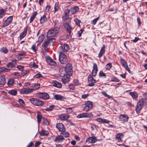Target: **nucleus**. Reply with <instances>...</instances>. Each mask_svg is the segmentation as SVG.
I'll list each match as a JSON object with an SVG mask.
<instances>
[{"mask_svg": "<svg viewBox=\"0 0 147 147\" xmlns=\"http://www.w3.org/2000/svg\"><path fill=\"white\" fill-rule=\"evenodd\" d=\"M29 72V71L28 70H26L23 71L21 72V75L22 76H24L26 74H27Z\"/></svg>", "mask_w": 147, "mask_h": 147, "instance_id": "nucleus-56", "label": "nucleus"}, {"mask_svg": "<svg viewBox=\"0 0 147 147\" xmlns=\"http://www.w3.org/2000/svg\"><path fill=\"white\" fill-rule=\"evenodd\" d=\"M55 106L54 105H51L48 108H47L45 110L47 111H50L52 110Z\"/></svg>", "mask_w": 147, "mask_h": 147, "instance_id": "nucleus-42", "label": "nucleus"}, {"mask_svg": "<svg viewBox=\"0 0 147 147\" xmlns=\"http://www.w3.org/2000/svg\"><path fill=\"white\" fill-rule=\"evenodd\" d=\"M5 79L4 75H0V82H5Z\"/></svg>", "mask_w": 147, "mask_h": 147, "instance_id": "nucleus-47", "label": "nucleus"}, {"mask_svg": "<svg viewBox=\"0 0 147 147\" xmlns=\"http://www.w3.org/2000/svg\"><path fill=\"white\" fill-rule=\"evenodd\" d=\"M85 106L84 108V110L88 111L90 110L93 107V103L90 101H86L85 103Z\"/></svg>", "mask_w": 147, "mask_h": 147, "instance_id": "nucleus-5", "label": "nucleus"}, {"mask_svg": "<svg viewBox=\"0 0 147 147\" xmlns=\"http://www.w3.org/2000/svg\"><path fill=\"white\" fill-rule=\"evenodd\" d=\"M43 122V124L44 125H48V122L47 119L45 117H43L42 118Z\"/></svg>", "mask_w": 147, "mask_h": 147, "instance_id": "nucleus-52", "label": "nucleus"}, {"mask_svg": "<svg viewBox=\"0 0 147 147\" xmlns=\"http://www.w3.org/2000/svg\"><path fill=\"white\" fill-rule=\"evenodd\" d=\"M5 14L4 10L1 9H0V18H2Z\"/></svg>", "mask_w": 147, "mask_h": 147, "instance_id": "nucleus-43", "label": "nucleus"}, {"mask_svg": "<svg viewBox=\"0 0 147 147\" xmlns=\"http://www.w3.org/2000/svg\"><path fill=\"white\" fill-rule=\"evenodd\" d=\"M59 54H64L63 52L65 51L63 47L62 46H60L59 47Z\"/></svg>", "mask_w": 147, "mask_h": 147, "instance_id": "nucleus-40", "label": "nucleus"}, {"mask_svg": "<svg viewBox=\"0 0 147 147\" xmlns=\"http://www.w3.org/2000/svg\"><path fill=\"white\" fill-rule=\"evenodd\" d=\"M64 49V51L67 52L69 49V45L67 44H65L63 46Z\"/></svg>", "mask_w": 147, "mask_h": 147, "instance_id": "nucleus-36", "label": "nucleus"}, {"mask_svg": "<svg viewBox=\"0 0 147 147\" xmlns=\"http://www.w3.org/2000/svg\"><path fill=\"white\" fill-rule=\"evenodd\" d=\"M15 66L14 64L12 62H9L8 64H7V66L8 67L13 68Z\"/></svg>", "mask_w": 147, "mask_h": 147, "instance_id": "nucleus-50", "label": "nucleus"}, {"mask_svg": "<svg viewBox=\"0 0 147 147\" xmlns=\"http://www.w3.org/2000/svg\"><path fill=\"white\" fill-rule=\"evenodd\" d=\"M120 81L119 79L117 77H113L111 78V81L118 82Z\"/></svg>", "mask_w": 147, "mask_h": 147, "instance_id": "nucleus-45", "label": "nucleus"}, {"mask_svg": "<svg viewBox=\"0 0 147 147\" xmlns=\"http://www.w3.org/2000/svg\"><path fill=\"white\" fill-rule=\"evenodd\" d=\"M54 8V13L58 10L59 8V3L58 2L56 3L55 4Z\"/></svg>", "mask_w": 147, "mask_h": 147, "instance_id": "nucleus-39", "label": "nucleus"}, {"mask_svg": "<svg viewBox=\"0 0 147 147\" xmlns=\"http://www.w3.org/2000/svg\"><path fill=\"white\" fill-rule=\"evenodd\" d=\"M99 17H98L97 18L94 19L92 21V24L93 25H95L97 22L99 20Z\"/></svg>", "mask_w": 147, "mask_h": 147, "instance_id": "nucleus-57", "label": "nucleus"}, {"mask_svg": "<svg viewBox=\"0 0 147 147\" xmlns=\"http://www.w3.org/2000/svg\"><path fill=\"white\" fill-rule=\"evenodd\" d=\"M119 121L121 123H124L128 121L129 117L126 114H121L119 115Z\"/></svg>", "mask_w": 147, "mask_h": 147, "instance_id": "nucleus-6", "label": "nucleus"}, {"mask_svg": "<svg viewBox=\"0 0 147 147\" xmlns=\"http://www.w3.org/2000/svg\"><path fill=\"white\" fill-rule=\"evenodd\" d=\"M52 84L54 86L58 88H61L62 87L61 83L57 81H53V82Z\"/></svg>", "mask_w": 147, "mask_h": 147, "instance_id": "nucleus-25", "label": "nucleus"}, {"mask_svg": "<svg viewBox=\"0 0 147 147\" xmlns=\"http://www.w3.org/2000/svg\"><path fill=\"white\" fill-rule=\"evenodd\" d=\"M69 88L71 90H74L75 89V85L73 84H71L69 86Z\"/></svg>", "mask_w": 147, "mask_h": 147, "instance_id": "nucleus-61", "label": "nucleus"}, {"mask_svg": "<svg viewBox=\"0 0 147 147\" xmlns=\"http://www.w3.org/2000/svg\"><path fill=\"white\" fill-rule=\"evenodd\" d=\"M69 76H64L62 78V81L64 84H65L69 81Z\"/></svg>", "mask_w": 147, "mask_h": 147, "instance_id": "nucleus-21", "label": "nucleus"}, {"mask_svg": "<svg viewBox=\"0 0 147 147\" xmlns=\"http://www.w3.org/2000/svg\"><path fill=\"white\" fill-rule=\"evenodd\" d=\"M47 21V18L46 16L43 15L41 17L40 19V22L41 24H42Z\"/></svg>", "mask_w": 147, "mask_h": 147, "instance_id": "nucleus-30", "label": "nucleus"}, {"mask_svg": "<svg viewBox=\"0 0 147 147\" xmlns=\"http://www.w3.org/2000/svg\"><path fill=\"white\" fill-rule=\"evenodd\" d=\"M64 140V138L63 136L61 135L56 137L54 141L58 142H61Z\"/></svg>", "mask_w": 147, "mask_h": 147, "instance_id": "nucleus-23", "label": "nucleus"}, {"mask_svg": "<svg viewBox=\"0 0 147 147\" xmlns=\"http://www.w3.org/2000/svg\"><path fill=\"white\" fill-rule=\"evenodd\" d=\"M101 93L104 95V96H105L107 98H110V96L107 94V93L105 91H102L101 92Z\"/></svg>", "mask_w": 147, "mask_h": 147, "instance_id": "nucleus-60", "label": "nucleus"}, {"mask_svg": "<svg viewBox=\"0 0 147 147\" xmlns=\"http://www.w3.org/2000/svg\"><path fill=\"white\" fill-rule=\"evenodd\" d=\"M40 134L42 136H47L49 134V132L48 131L42 130L40 131L39 132Z\"/></svg>", "mask_w": 147, "mask_h": 147, "instance_id": "nucleus-32", "label": "nucleus"}, {"mask_svg": "<svg viewBox=\"0 0 147 147\" xmlns=\"http://www.w3.org/2000/svg\"><path fill=\"white\" fill-rule=\"evenodd\" d=\"M12 16H10L8 17L4 22L3 27H6L8 26L12 22L13 20Z\"/></svg>", "mask_w": 147, "mask_h": 147, "instance_id": "nucleus-11", "label": "nucleus"}, {"mask_svg": "<svg viewBox=\"0 0 147 147\" xmlns=\"http://www.w3.org/2000/svg\"><path fill=\"white\" fill-rule=\"evenodd\" d=\"M57 127L59 131L62 132L65 131V126L62 123H58L56 124Z\"/></svg>", "mask_w": 147, "mask_h": 147, "instance_id": "nucleus-17", "label": "nucleus"}, {"mask_svg": "<svg viewBox=\"0 0 147 147\" xmlns=\"http://www.w3.org/2000/svg\"><path fill=\"white\" fill-rule=\"evenodd\" d=\"M52 40L53 42H55V39L51 38L47 40L46 41L44 42L43 44V45L42 46V47L46 50V49L48 46L49 42Z\"/></svg>", "mask_w": 147, "mask_h": 147, "instance_id": "nucleus-16", "label": "nucleus"}, {"mask_svg": "<svg viewBox=\"0 0 147 147\" xmlns=\"http://www.w3.org/2000/svg\"><path fill=\"white\" fill-rule=\"evenodd\" d=\"M60 31L59 28L57 27H54L49 30L47 33V37H51L55 36Z\"/></svg>", "mask_w": 147, "mask_h": 147, "instance_id": "nucleus-1", "label": "nucleus"}, {"mask_svg": "<svg viewBox=\"0 0 147 147\" xmlns=\"http://www.w3.org/2000/svg\"><path fill=\"white\" fill-rule=\"evenodd\" d=\"M46 61L47 63L52 66H55L56 65V62L49 57H47Z\"/></svg>", "mask_w": 147, "mask_h": 147, "instance_id": "nucleus-12", "label": "nucleus"}, {"mask_svg": "<svg viewBox=\"0 0 147 147\" xmlns=\"http://www.w3.org/2000/svg\"><path fill=\"white\" fill-rule=\"evenodd\" d=\"M37 96L43 99L47 100L49 98V94L45 92H39L37 94Z\"/></svg>", "mask_w": 147, "mask_h": 147, "instance_id": "nucleus-8", "label": "nucleus"}, {"mask_svg": "<svg viewBox=\"0 0 147 147\" xmlns=\"http://www.w3.org/2000/svg\"><path fill=\"white\" fill-rule=\"evenodd\" d=\"M79 8L78 6H75L69 9H67L70 14H73L76 13L79 10Z\"/></svg>", "mask_w": 147, "mask_h": 147, "instance_id": "nucleus-13", "label": "nucleus"}, {"mask_svg": "<svg viewBox=\"0 0 147 147\" xmlns=\"http://www.w3.org/2000/svg\"><path fill=\"white\" fill-rule=\"evenodd\" d=\"M74 82L75 86L79 85L80 84L79 82V81L77 80H74Z\"/></svg>", "mask_w": 147, "mask_h": 147, "instance_id": "nucleus-58", "label": "nucleus"}, {"mask_svg": "<svg viewBox=\"0 0 147 147\" xmlns=\"http://www.w3.org/2000/svg\"><path fill=\"white\" fill-rule=\"evenodd\" d=\"M85 117H91L93 116V115L91 113H85Z\"/></svg>", "mask_w": 147, "mask_h": 147, "instance_id": "nucleus-51", "label": "nucleus"}, {"mask_svg": "<svg viewBox=\"0 0 147 147\" xmlns=\"http://www.w3.org/2000/svg\"><path fill=\"white\" fill-rule=\"evenodd\" d=\"M85 113H82L78 115L77 116V117L78 118H81L83 117H85Z\"/></svg>", "mask_w": 147, "mask_h": 147, "instance_id": "nucleus-55", "label": "nucleus"}, {"mask_svg": "<svg viewBox=\"0 0 147 147\" xmlns=\"http://www.w3.org/2000/svg\"><path fill=\"white\" fill-rule=\"evenodd\" d=\"M70 14L68 11V10L66 9L65 10L64 12V15L62 17L63 20H66L69 18V14Z\"/></svg>", "mask_w": 147, "mask_h": 147, "instance_id": "nucleus-27", "label": "nucleus"}, {"mask_svg": "<svg viewBox=\"0 0 147 147\" xmlns=\"http://www.w3.org/2000/svg\"><path fill=\"white\" fill-rule=\"evenodd\" d=\"M112 65L111 63H107L106 66V68L108 70H109L111 68Z\"/></svg>", "mask_w": 147, "mask_h": 147, "instance_id": "nucleus-44", "label": "nucleus"}, {"mask_svg": "<svg viewBox=\"0 0 147 147\" xmlns=\"http://www.w3.org/2000/svg\"><path fill=\"white\" fill-rule=\"evenodd\" d=\"M66 111L68 113H70L72 112V109L71 108H67L66 109Z\"/></svg>", "mask_w": 147, "mask_h": 147, "instance_id": "nucleus-62", "label": "nucleus"}, {"mask_svg": "<svg viewBox=\"0 0 147 147\" xmlns=\"http://www.w3.org/2000/svg\"><path fill=\"white\" fill-rule=\"evenodd\" d=\"M129 94L133 98H136L138 97L137 94L136 92H130Z\"/></svg>", "mask_w": 147, "mask_h": 147, "instance_id": "nucleus-37", "label": "nucleus"}, {"mask_svg": "<svg viewBox=\"0 0 147 147\" xmlns=\"http://www.w3.org/2000/svg\"><path fill=\"white\" fill-rule=\"evenodd\" d=\"M74 21L76 25H78V26H80V24L81 22V21L80 20L76 18L75 19Z\"/></svg>", "mask_w": 147, "mask_h": 147, "instance_id": "nucleus-46", "label": "nucleus"}, {"mask_svg": "<svg viewBox=\"0 0 147 147\" xmlns=\"http://www.w3.org/2000/svg\"><path fill=\"white\" fill-rule=\"evenodd\" d=\"M33 89L31 86L29 88H24L22 89L20 91V93L23 94H28L33 91Z\"/></svg>", "mask_w": 147, "mask_h": 147, "instance_id": "nucleus-7", "label": "nucleus"}, {"mask_svg": "<svg viewBox=\"0 0 147 147\" xmlns=\"http://www.w3.org/2000/svg\"><path fill=\"white\" fill-rule=\"evenodd\" d=\"M27 31V27L24 28V31L20 34V37L21 39L23 38L26 35Z\"/></svg>", "mask_w": 147, "mask_h": 147, "instance_id": "nucleus-22", "label": "nucleus"}, {"mask_svg": "<svg viewBox=\"0 0 147 147\" xmlns=\"http://www.w3.org/2000/svg\"><path fill=\"white\" fill-rule=\"evenodd\" d=\"M59 119L62 120H66L69 117V115L63 114L59 116Z\"/></svg>", "mask_w": 147, "mask_h": 147, "instance_id": "nucleus-24", "label": "nucleus"}, {"mask_svg": "<svg viewBox=\"0 0 147 147\" xmlns=\"http://www.w3.org/2000/svg\"><path fill=\"white\" fill-rule=\"evenodd\" d=\"M59 60L62 64L65 63L67 61L66 56L64 54H59Z\"/></svg>", "mask_w": 147, "mask_h": 147, "instance_id": "nucleus-9", "label": "nucleus"}, {"mask_svg": "<svg viewBox=\"0 0 147 147\" xmlns=\"http://www.w3.org/2000/svg\"><path fill=\"white\" fill-rule=\"evenodd\" d=\"M97 141V139L95 137H90L87 138L86 142L88 143L93 144Z\"/></svg>", "mask_w": 147, "mask_h": 147, "instance_id": "nucleus-15", "label": "nucleus"}, {"mask_svg": "<svg viewBox=\"0 0 147 147\" xmlns=\"http://www.w3.org/2000/svg\"><path fill=\"white\" fill-rule=\"evenodd\" d=\"M143 99L144 100H146L147 102V94L146 93L144 94L143 95Z\"/></svg>", "mask_w": 147, "mask_h": 147, "instance_id": "nucleus-64", "label": "nucleus"}, {"mask_svg": "<svg viewBox=\"0 0 147 147\" xmlns=\"http://www.w3.org/2000/svg\"><path fill=\"white\" fill-rule=\"evenodd\" d=\"M26 55V52L24 51H22L20 52L18 54L19 56H24Z\"/></svg>", "mask_w": 147, "mask_h": 147, "instance_id": "nucleus-59", "label": "nucleus"}, {"mask_svg": "<svg viewBox=\"0 0 147 147\" xmlns=\"http://www.w3.org/2000/svg\"><path fill=\"white\" fill-rule=\"evenodd\" d=\"M144 104V101L143 100L141 99L139 100L137 104L136 108V112L137 114L140 113V111L143 106Z\"/></svg>", "mask_w": 147, "mask_h": 147, "instance_id": "nucleus-4", "label": "nucleus"}, {"mask_svg": "<svg viewBox=\"0 0 147 147\" xmlns=\"http://www.w3.org/2000/svg\"><path fill=\"white\" fill-rule=\"evenodd\" d=\"M121 63L122 66L127 70L129 72L130 71V69L127 65V63L124 59L122 58L121 59Z\"/></svg>", "mask_w": 147, "mask_h": 147, "instance_id": "nucleus-14", "label": "nucleus"}, {"mask_svg": "<svg viewBox=\"0 0 147 147\" xmlns=\"http://www.w3.org/2000/svg\"><path fill=\"white\" fill-rule=\"evenodd\" d=\"M43 118L40 112H38L37 115V119L38 122V124L40 123L41 119H42Z\"/></svg>", "mask_w": 147, "mask_h": 147, "instance_id": "nucleus-29", "label": "nucleus"}, {"mask_svg": "<svg viewBox=\"0 0 147 147\" xmlns=\"http://www.w3.org/2000/svg\"><path fill=\"white\" fill-rule=\"evenodd\" d=\"M8 93L12 95H16L17 94V92L16 90H11L9 91Z\"/></svg>", "mask_w": 147, "mask_h": 147, "instance_id": "nucleus-35", "label": "nucleus"}, {"mask_svg": "<svg viewBox=\"0 0 147 147\" xmlns=\"http://www.w3.org/2000/svg\"><path fill=\"white\" fill-rule=\"evenodd\" d=\"M99 76L100 77L104 78H106L107 76L105 73L103 72L102 71H100L99 73Z\"/></svg>", "mask_w": 147, "mask_h": 147, "instance_id": "nucleus-38", "label": "nucleus"}, {"mask_svg": "<svg viewBox=\"0 0 147 147\" xmlns=\"http://www.w3.org/2000/svg\"><path fill=\"white\" fill-rule=\"evenodd\" d=\"M64 27L66 29L67 32L70 35L71 32V30H72L73 28L69 25L68 23H66L64 24Z\"/></svg>", "mask_w": 147, "mask_h": 147, "instance_id": "nucleus-18", "label": "nucleus"}, {"mask_svg": "<svg viewBox=\"0 0 147 147\" xmlns=\"http://www.w3.org/2000/svg\"><path fill=\"white\" fill-rule=\"evenodd\" d=\"M34 143L32 142H31L27 145V147H34Z\"/></svg>", "mask_w": 147, "mask_h": 147, "instance_id": "nucleus-63", "label": "nucleus"}, {"mask_svg": "<svg viewBox=\"0 0 147 147\" xmlns=\"http://www.w3.org/2000/svg\"><path fill=\"white\" fill-rule=\"evenodd\" d=\"M19 102L21 105L24 106L25 105L24 102V101L23 100L21 99L20 98L19 99Z\"/></svg>", "mask_w": 147, "mask_h": 147, "instance_id": "nucleus-53", "label": "nucleus"}, {"mask_svg": "<svg viewBox=\"0 0 147 147\" xmlns=\"http://www.w3.org/2000/svg\"><path fill=\"white\" fill-rule=\"evenodd\" d=\"M10 71L9 70H8L7 69L4 67H0V72H3V71Z\"/></svg>", "mask_w": 147, "mask_h": 147, "instance_id": "nucleus-49", "label": "nucleus"}, {"mask_svg": "<svg viewBox=\"0 0 147 147\" xmlns=\"http://www.w3.org/2000/svg\"><path fill=\"white\" fill-rule=\"evenodd\" d=\"M30 100L32 104L36 106H42L43 105L42 101L37 99L31 98L30 99Z\"/></svg>", "mask_w": 147, "mask_h": 147, "instance_id": "nucleus-3", "label": "nucleus"}, {"mask_svg": "<svg viewBox=\"0 0 147 147\" xmlns=\"http://www.w3.org/2000/svg\"><path fill=\"white\" fill-rule=\"evenodd\" d=\"M15 83V80L12 78L9 79L7 82V85L9 86H13Z\"/></svg>", "mask_w": 147, "mask_h": 147, "instance_id": "nucleus-28", "label": "nucleus"}, {"mask_svg": "<svg viewBox=\"0 0 147 147\" xmlns=\"http://www.w3.org/2000/svg\"><path fill=\"white\" fill-rule=\"evenodd\" d=\"M105 45H103L102 47L101 48L100 52L98 54V57L99 58L101 57L105 53Z\"/></svg>", "mask_w": 147, "mask_h": 147, "instance_id": "nucleus-26", "label": "nucleus"}, {"mask_svg": "<svg viewBox=\"0 0 147 147\" xmlns=\"http://www.w3.org/2000/svg\"><path fill=\"white\" fill-rule=\"evenodd\" d=\"M98 70V69L96 64L94 63L92 72V74L93 76H95L96 75Z\"/></svg>", "mask_w": 147, "mask_h": 147, "instance_id": "nucleus-19", "label": "nucleus"}, {"mask_svg": "<svg viewBox=\"0 0 147 147\" xmlns=\"http://www.w3.org/2000/svg\"><path fill=\"white\" fill-rule=\"evenodd\" d=\"M61 134L63 135V136L65 138H67L69 137V134L67 132H62Z\"/></svg>", "mask_w": 147, "mask_h": 147, "instance_id": "nucleus-48", "label": "nucleus"}, {"mask_svg": "<svg viewBox=\"0 0 147 147\" xmlns=\"http://www.w3.org/2000/svg\"><path fill=\"white\" fill-rule=\"evenodd\" d=\"M98 126L94 124H92L91 126V128L92 130L94 131L95 129H97Z\"/></svg>", "mask_w": 147, "mask_h": 147, "instance_id": "nucleus-54", "label": "nucleus"}, {"mask_svg": "<svg viewBox=\"0 0 147 147\" xmlns=\"http://www.w3.org/2000/svg\"><path fill=\"white\" fill-rule=\"evenodd\" d=\"M65 71L67 75L70 76L72 74V67L71 64L67 63L66 64L65 67Z\"/></svg>", "mask_w": 147, "mask_h": 147, "instance_id": "nucleus-2", "label": "nucleus"}, {"mask_svg": "<svg viewBox=\"0 0 147 147\" xmlns=\"http://www.w3.org/2000/svg\"><path fill=\"white\" fill-rule=\"evenodd\" d=\"M88 80L89 83L88 86H94L95 85V83L96 82L95 80L94 79L93 77L91 75L89 76Z\"/></svg>", "mask_w": 147, "mask_h": 147, "instance_id": "nucleus-10", "label": "nucleus"}, {"mask_svg": "<svg viewBox=\"0 0 147 147\" xmlns=\"http://www.w3.org/2000/svg\"><path fill=\"white\" fill-rule=\"evenodd\" d=\"M40 84H34L31 87L33 89V91H34L38 90L40 88Z\"/></svg>", "mask_w": 147, "mask_h": 147, "instance_id": "nucleus-33", "label": "nucleus"}, {"mask_svg": "<svg viewBox=\"0 0 147 147\" xmlns=\"http://www.w3.org/2000/svg\"><path fill=\"white\" fill-rule=\"evenodd\" d=\"M1 51L2 53L6 54L8 52V50L6 48L3 47L1 49Z\"/></svg>", "mask_w": 147, "mask_h": 147, "instance_id": "nucleus-41", "label": "nucleus"}, {"mask_svg": "<svg viewBox=\"0 0 147 147\" xmlns=\"http://www.w3.org/2000/svg\"><path fill=\"white\" fill-rule=\"evenodd\" d=\"M124 136V135L123 134L121 133H119L116 134L115 138L118 142H120L122 141Z\"/></svg>", "mask_w": 147, "mask_h": 147, "instance_id": "nucleus-20", "label": "nucleus"}, {"mask_svg": "<svg viewBox=\"0 0 147 147\" xmlns=\"http://www.w3.org/2000/svg\"><path fill=\"white\" fill-rule=\"evenodd\" d=\"M54 98L57 100H61L63 98V97L61 95L59 94H55L54 95Z\"/></svg>", "mask_w": 147, "mask_h": 147, "instance_id": "nucleus-34", "label": "nucleus"}, {"mask_svg": "<svg viewBox=\"0 0 147 147\" xmlns=\"http://www.w3.org/2000/svg\"><path fill=\"white\" fill-rule=\"evenodd\" d=\"M44 37V35L43 34H41L39 36L38 40V42L39 43L37 45L38 46L39 45H40V44H41L43 41Z\"/></svg>", "mask_w": 147, "mask_h": 147, "instance_id": "nucleus-31", "label": "nucleus"}]
</instances>
